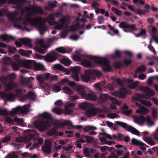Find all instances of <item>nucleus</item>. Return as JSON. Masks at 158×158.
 I'll use <instances>...</instances> for the list:
<instances>
[{
  "label": "nucleus",
  "instance_id": "1",
  "mask_svg": "<svg viewBox=\"0 0 158 158\" xmlns=\"http://www.w3.org/2000/svg\"><path fill=\"white\" fill-rule=\"evenodd\" d=\"M25 21L31 25L37 27L41 35H43L47 30V25L42 23L43 20L40 17L32 19H26Z\"/></svg>",
  "mask_w": 158,
  "mask_h": 158
},
{
  "label": "nucleus",
  "instance_id": "2",
  "mask_svg": "<svg viewBox=\"0 0 158 158\" xmlns=\"http://www.w3.org/2000/svg\"><path fill=\"white\" fill-rule=\"evenodd\" d=\"M86 57L93 60L95 63L101 66L104 72H106L110 71L111 68L109 62L106 58L91 55H87Z\"/></svg>",
  "mask_w": 158,
  "mask_h": 158
},
{
  "label": "nucleus",
  "instance_id": "3",
  "mask_svg": "<svg viewBox=\"0 0 158 158\" xmlns=\"http://www.w3.org/2000/svg\"><path fill=\"white\" fill-rule=\"evenodd\" d=\"M119 27L126 32L132 33L137 30L135 24H130L126 22H121L119 25Z\"/></svg>",
  "mask_w": 158,
  "mask_h": 158
},
{
  "label": "nucleus",
  "instance_id": "4",
  "mask_svg": "<svg viewBox=\"0 0 158 158\" xmlns=\"http://www.w3.org/2000/svg\"><path fill=\"white\" fill-rule=\"evenodd\" d=\"M93 73H96L99 76H101L102 75L101 73L99 72H98V73H97L95 70H86L85 71V74L81 77V80L85 82H88L90 80L93 75Z\"/></svg>",
  "mask_w": 158,
  "mask_h": 158
},
{
  "label": "nucleus",
  "instance_id": "5",
  "mask_svg": "<svg viewBox=\"0 0 158 158\" xmlns=\"http://www.w3.org/2000/svg\"><path fill=\"white\" fill-rule=\"evenodd\" d=\"M34 125L40 131H45L51 126V123L49 122L43 121L35 122Z\"/></svg>",
  "mask_w": 158,
  "mask_h": 158
},
{
  "label": "nucleus",
  "instance_id": "6",
  "mask_svg": "<svg viewBox=\"0 0 158 158\" xmlns=\"http://www.w3.org/2000/svg\"><path fill=\"white\" fill-rule=\"evenodd\" d=\"M25 133H27V135L25 136V139L27 140V142L31 141V139H34L35 136L34 131L32 130L27 129L25 130L24 131ZM16 141L19 142H21L24 141V138H16Z\"/></svg>",
  "mask_w": 158,
  "mask_h": 158
},
{
  "label": "nucleus",
  "instance_id": "7",
  "mask_svg": "<svg viewBox=\"0 0 158 158\" xmlns=\"http://www.w3.org/2000/svg\"><path fill=\"white\" fill-rule=\"evenodd\" d=\"M146 95L142 94L136 93L135 94V97H133V99L135 101H139L143 105L147 106H150L152 105L151 102L148 100L144 99H141V98H145Z\"/></svg>",
  "mask_w": 158,
  "mask_h": 158
},
{
  "label": "nucleus",
  "instance_id": "8",
  "mask_svg": "<svg viewBox=\"0 0 158 158\" xmlns=\"http://www.w3.org/2000/svg\"><path fill=\"white\" fill-rule=\"evenodd\" d=\"M30 105L27 104L24 105L23 107L18 106L15 108L13 109L10 112V114L12 115L16 114L19 112L24 114L29 111L28 109L29 108Z\"/></svg>",
  "mask_w": 158,
  "mask_h": 158
},
{
  "label": "nucleus",
  "instance_id": "9",
  "mask_svg": "<svg viewBox=\"0 0 158 158\" xmlns=\"http://www.w3.org/2000/svg\"><path fill=\"white\" fill-rule=\"evenodd\" d=\"M108 99L111 100L113 103L117 104L118 103V102L114 98L109 96L107 94H101L98 99V101L100 103H102L107 101Z\"/></svg>",
  "mask_w": 158,
  "mask_h": 158
},
{
  "label": "nucleus",
  "instance_id": "10",
  "mask_svg": "<svg viewBox=\"0 0 158 158\" xmlns=\"http://www.w3.org/2000/svg\"><path fill=\"white\" fill-rule=\"evenodd\" d=\"M79 95L83 98L88 100L94 101L96 100L97 97L95 94L93 93H85L84 88L83 89Z\"/></svg>",
  "mask_w": 158,
  "mask_h": 158
},
{
  "label": "nucleus",
  "instance_id": "11",
  "mask_svg": "<svg viewBox=\"0 0 158 158\" xmlns=\"http://www.w3.org/2000/svg\"><path fill=\"white\" fill-rule=\"evenodd\" d=\"M103 111L102 109H97L95 108L87 110L85 113L86 115L89 117H92L98 113H101Z\"/></svg>",
  "mask_w": 158,
  "mask_h": 158
},
{
  "label": "nucleus",
  "instance_id": "12",
  "mask_svg": "<svg viewBox=\"0 0 158 158\" xmlns=\"http://www.w3.org/2000/svg\"><path fill=\"white\" fill-rule=\"evenodd\" d=\"M34 80V78L32 77L29 78L22 77L21 78V81L22 84L24 85H27L29 88L32 87L31 83Z\"/></svg>",
  "mask_w": 158,
  "mask_h": 158
},
{
  "label": "nucleus",
  "instance_id": "13",
  "mask_svg": "<svg viewBox=\"0 0 158 158\" xmlns=\"http://www.w3.org/2000/svg\"><path fill=\"white\" fill-rule=\"evenodd\" d=\"M51 150V143L49 141H46L45 145L42 147V151L46 154H50Z\"/></svg>",
  "mask_w": 158,
  "mask_h": 158
},
{
  "label": "nucleus",
  "instance_id": "14",
  "mask_svg": "<svg viewBox=\"0 0 158 158\" xmlns=\"http://www.w3.org/2000/svg\"><path fill=\"white\" fill-rule=\"evenodd\" d=\"M139 89L143 92H145L146 95L148 96H153L154 95V93L152 91L150 88L147 87H144L142 86H140Z\"/></svg>",
  "mask_w": 158,
  "mask_h": 158
},
{
  "label": "nucleus",
  "instance_id": "15",
  "mask_svg": "<svg viewBox=\"0 0 158 158\" xmlns=\"http://www.w3.org/2000/svg\"><path fill=\"white\" fill-rule=\"evenodd\" d=\"M45 60L48 62H52L57 59L55 52H53L52 53H48L44 57Z\"/></svg>",
  "mask_w": 158,
  "mask_h": 158
},
{
  "label": "nucleus",
  "instance_id": "16",
  "mask_svg": "<svg viewBox=\"0 0 158 158\" xmlns=\"http://www.w3.org/2000/svg\"><path fill=\"white\" fill-rule=\"evenodd\" d=\"M0 94L2 97L5 99L6 101H13L14 100L15 96L12 93L8 94L5 93H1Z\"/></svg>",
  "mask_w": 158,
  "mask_h": 158
},
{
  "label": "nucleus",
  "instance_id": "17",
  "mask_svg": "<svg viewBox=\"0 0 158 158\" xmlns=\"http://www.w3.org/2000/svg\"><path fill=\"white\" fill-rule=\"evenodd\" d=\"M69 85L71 87H73L74 89L76 90L79 94L84 88L83 86L78 85L76 84L74 81L70 82Z\"/></svg>",
  "mask_w": 158,
  "mask_h": 158
},
{
  "label": "nucleus",
  "instance_id": "18",
  "mask_svg": "<svg viewBox=\"0 0 158 158\" xmlns=\"http://www.w3.org/2000/svg\"><path fill=\"white\" fill-rule=\"evenodd\" d=\"M35 63V60H26L23 61V64L25 67L30 69L34 66Z\"/></svg>",
  "mask_w": 158,
  "mask_h": 158
},
{
  "label": "nucleus",
  "instance_id": "19",
  "mask_svg": "<svg viewBox=\"0 0 158 158\" xmlns=\"http://www.w3.org/2000/svg\"><path fill=\"white\" fill-rule=\"evenodd\" d=\"M71 122L69 120H64L60 122H56L55 126L57 127H64L65 126H71L72 125Z\"/></svg>",
  "mask_w": 158,
  "mask_h": 158
},
{
  "label": "nucleus",
  "instance_id": "20",
  "mask_svg": "<svg viewBox=\"0 0 158 158\" xmlns=\"http://www.w3.org/2000/svg\"><path fill=\"white\" fill-rule=\"evenodd\" d=\"M72 49L65 48L63 47L57 48L55 49V51L61 53H70L72 52Z\"/></svg>",
  "mask_w": 158,
  "mask_h": 158
},
{
  "label": "nucleus",
  "instance_id": "21",
  "mask_svg": "<svg viewBox=\"0 0 158 158\" xmlns=\"http://www.w3.org/2000/svg\"><path fill=\"white\" fill-rule=\"evenodd\" d=\"M21 42L23 44V45L27 46L29 48H32V45L31 44V41L28 39H23V38L20 39Z\"/></svg>",
  "mask_w": 158,
  "mask_h": 158
},
{
  "label": "nucleus",
  "instance_id": "22",
  "mask_svg": "<svg viewBox=\"0 0 158 158\" xmlns=\"http://www.w3.org/2000/svg\"><path fill=\"white\" fill-rule=\"evenodd\" d=\"M149 112V110L147 108L141 106L136 110V113L141 114H146Z\"/></svg>",
  "mask_w": 158,
  "mask_h": 158
},
{
  "label": "nucleus",
  "instance_id": "23",
  "mask_svg": "<svg viewBox=\"0 0 158 158\" xmlns=\"http://www.w3.org/2000/svg\"><path fill=\"white\" fill-rule=\"evenodd\" d=\"M0 38L2 39L3 41H8L9 40H14L15 39L14 37L11 35H8L6 34L2 35H1Z\"/></svg>",
  "mask_w": 158,
  "mask_h": 158
},
{
  "label": "nucleus",
  "instance_id": "24",
  "mask_svg": "<svg viewBox=\"0 0 158 158\" xmlns=\"http://www.w3.org/2000/svg\"><path fill=\"white\" fill-rule=\"evenodd\" d=\"M7 16L10 20L14 22H16L18 21L21 20L23 19V17H21V16L19 18H18L14 15L12 14H9Z\"/></svg>",
  "mask_w": 158,
  "mask_h": 158
},
{
  "label": "nucleus",
  "instance_id": "25",
  "mask_svg": "<svg viewBox=\"0 0 158 158\" xmlns=\"http://www.w3.org/2000/svg\"><path fill=\"white\" fill-rule=\"evenodd\" d=\"M131 143L132 145H137L139 146H146V144L145 143L135 138L132 139L131 140Z\"/></svg>",
  "mask_w": 158,
  "mask_h": 158
},
{
  "label": "nucleus",
  "instance_id": "26",
  "mask_svg": "<svg viewBox=\"0 0 158 158\" xmlns=\"http://www.w3.org/2000/svg\"><path fill=\"white\" fill-rule=\"evenodd\" d=\"M127 93V89L125 88H122L120 89V92L118 94V97L120 98H123Z\"/></svg>",
  "mask_w": 158,
  "mask_h": 158
},
{
  "label": "nucleus",
  "instance_id": "27",
  "mask_svg": "<svg viewBox=\"0 0 158 158\" xmlns=\"http://www.w3.org/2000/svg\"><path fill=\"white\" fill-rule=\"evenodd\" d=\"M6 86L7 90L9 91L13 90L16 87L17 85L12 81H10L9 83H7Z\"/></svg>",
  "mask_w": 158,
  "mask_h": 158
},
{
  "label": "nucleus",
  "instance_id": "28",
  "mask_svg": "<svg viewBox=\"0 0 158 158\" xmlns=\"http://www.w3.org/2000/svg\"><path fill=\"white\" fill-rule=\"evenodd\" d=\"M142 138L143 139L150 145L152 146L155 145V141L150 138L144 136H143Z\"/></svg>",
  "mask_w": 158,
  "mask_h": 158
},
{
  "label": "nucleus",
  "instance_id": "29",
  "mask_svg": "<svg viewBox=\"0 0 158 158\" xmlns=\"http://www.w3.org/2000/svg\"><path fill=\"white\" fill-rule=\"evenodd\" d=\"M81 63L84 66L86 67L92 68L94 67L91 61L86 59H84L82 61Z\"/></svg>",
  "mask_w": 158,
  "mask_h": 158
},
{
  "label": "nucleus",
  "instance_id": "30",
  "mask_svg": "<svg viewBox=\"0 0 158 158\" xmlns=\"http://www.w3.org/2000/svg\"><path fill=\"white\" fill-rule=\"evenodd\" d=\"M55 19L53 14H51L45 19V20L49 24L51 23H55L56 22L54 21Z\"/></svg>",
  "mask_w": 158,
  "mask_h": 158
},
{
  "label": "nucleus",
  "instance_id": "31",
  "mask_svg": "<svg viewBox=\"0 0 158 158\" xmlns=\"http://www.w3.org/2000/svg\"><path fill=\"white\" fill-rule=\"evenodd\" d=\"M127 131H129L133 134L137 135H139V131H138L134 127L129 125L128 127Z\"/></svg>",
  "mask_w": 158,
  "mask_h": 158
},
{
  "label": "nucleus",
  "instance_id": "32",
  "mask_svg": "<svg viewBox=\"0 0 158 158\" xmlns=\"http://www.w3.org/2000/svg\"><path fill=\"white\" fill-rule=\"evenodd\" d=\"M19 53L22 56L29 57V55L32 54V51L31 50L25 51L21 49L19 50Z\"/></svg>",
  "mask_w": 158,
  "mask_h": 158
},
{
  "label": "nucleus",
  "instance_id": "33",
  "mask_svg": "<svg viewBox=\"0 0 158 158\" xmlns=\"http://www.w3.org/2000/svg\"><path fill=\"white\" fill-rule=\"evenodd\" d=\"M115 123L116 125L123 127L126 130H127L128 127L129 126L127 123L121 121H116L115 122Z\"/></svg>",
  "mask_w": 158,
  "mask_h": 158
},
{
  "label": "nucleus",
  "instance_id": "34",
  "mask_svg": "<svg viewBox=\"0 0 158 158\" xmlns=\"http://www.w3.org/2000/svg\"><path fill=\"white\" fill-rule=\"evenodd\" d=\"M146 70V66L144 65H141L138 68L135 70V72L136 73H142L145 72Z\"/></svg>",
  "mask_w": 158,
  "mask_h": 158
},
{
  "label": "nucleus",
  "instance_id": "35",
  "mask_svg": "<svg viewBox=\"0 0 158 158\" xmlns=\"http://www.w3.org/2000/svg\"><path fill=\"white\" fill-rule=\"evenodd\" d=\"M44 67L40 63H37L35 62L34 64V69L36 71H40L44 70Z\"/></svg>",
  "mask_w": 158,
  "mask_h": 158
},
{
  "label": "nucleus",
  "instance_id": "36",
  "mask_svg": "<svg viewBox=\"0 0 158 158\" xmlns=\"http://www.w3.org/2000/svg\"><path fill=\"white\" fill-rule=\"evenodd\" d=\"M150 6L148 4H146L144 6V8L146 9L145 10H142L140 9V11L142 13L140 15V16L145 15L146 12L149 13L150 12L149 8Z\"/></svg>",
  "mask_w": 158,
  "mask_h": 158
},
{
  "label": "nucleus",
  "instance_id": "37",
  "mask_svg": "<svg viewBox=\"0 0 158 158\" xmlns=\"http://www.w3.org/2000/svg\"><path fill=\"white\" fill-rule=\"evenodd\" d=\"M69 19L67 16L64 15L63 18L60 19V21L63 24H67L69 23Z\"/></svg>",
  "mask_w": 158,
  "mask_h": 158
},
{
  "label": "nucleus",
  "instance_id": "38",
  "mask_svg": "<svg viewBox=\"0 0 158 158\" xmlns=\"http://www.w3.org/2000/svg\"><path fill=\"white\" fill-rule=\"evenodd\" d=\"M39 116L43 118H45L47 119H50L51 118V115L47 112H44L42 114H40Z\"/></svg>",
  "mask_w": 158,
  "mask_h": 158
},
{
  "label": "nucleus",
  "instance_id": "39",
  "mask_svg": "<svg viewBox=\"0 0 158 158\" xmlns=\"http://www.w3.org/2000/svg\"><path fill=\"white\" fill-rule=\"evenodd\" d=\"M62 90L63 91L64 93L68 95H71L73 93V92L72 90L66 86L62 88Z\"/></svg>",
  "mask_w": 158,
  "mask_h": 158
},
{
  "label": "nucleus",
  "instance_id": "40",
  "mask_svg": "<svg viewBox=\"0 0 158 158\" xmlns=\"http://www.w3.org/2000/svg\"><path fill=\"white\" fill-rule=\"evenodd\" d=\"M33 12L35 13L40 15H43L44 14V10L40 7H35L33 10Z\"/></svg>",
  "mask_w": 158,
  "mask_h": 158
},
{
  "label": "nucleus",
  "instance_id": "41",
  "mask_svg": "<svg viewBox=\"0 0 158 158\" xmlns=\"http://www.w3.org/2000/svg\"><path fill=\"white\" fill-rule=\"evenodd\" d=\"M54 68L60 70H61L64 72H66L67 69L64 67L62 66L59 64H56L54 65Z\"/></svg>",
  "mask_w": 158,
  "mask_h": 158
},
{
  "label": "nucleus",
  "instance_id": "42",
  "mask_svg": "<svg viewBox=\"0 0 158 158\" xmlns=\"http://www.w3.org/2000/svg\"><path fill=\"white\" fill-rule=\"evenodd\" d=\"M11 66L12 69L15 70H18L19 69V63L15 61H12L11 63Z\"/></svg>",
  "mask_w": 158,
  "mask_h": 158
},
{
  "label": "nucleus",
  "instance_id": "43",
  "mask_svg": "<svg viewBox=\"0 0 158 158\" xmlns=\"http://www.w3.org/2000/svg\"><path fill=\"white\" fill-rule=\"evenodd\" d=\"M52 111L56 114L59 115L60 114L63 113V110L62 109L58 107H56L54 108Z\"/></svg>",
  "mask_w": 158,
  "mask_h": 158
},
{
  "label": "nucleus",
  "instance_id": "44",
  "mask_svg": "<svg viewBox=\"0 0 158 158\" xmlns=\"http://www.w3.org/2000/svg\"><path fill=\"white\" fill-rule=\"evenodd\" d=\"M36 78L37 81L39 82L40 85L43 88V87L42 86V85L44 83V79L43 77L41 75H37L36 76Z\"/></svg>",
  "mask_w": 158,
  "mask_h": 158
},
{
  "label": "nucleus",
  "instance_id": "45",
  "mask_svg": "<svg viewBox=\"0 0 158 158\" xmlns=\"http://www.w3.org/2000/svg\"><path fill=\"white\" fill-rule=\"evenodd\" d=\"M28 98L32 100H34L36 97L35 93L32 92L30 91L27 94Z\"/></svg>",
  "mask_w": 158,
  "mask_h": 158
},
{
  "label": "nucleus",
  "instance_id": "46",
  "mask_svg": "<svg viewBox=\"0 0 158 158\" xmlns=\"http://www.w3.org/2000/svg\"><path fill=\"white\" fill-rule=\"evenodd\" d=\"M11 59L8 57H5L3 60V63L5 65H8L12 62Z\"/></svg>",
  "mask_w": 158,
  "mask_h": 158
},
{
  "label": "nucleus",
  "instance_id": "47",
  "mask_svg": "<svg viewBox=\"0 0 158 158\" xmlns=\"http://www.w3.org/2000/svg\"><path fill=\"white\" fill-rule=\"evenodd\" d=\"M8 79L7 77L2 76L0 77V81L2 84L6 86L7 83Z\"/></svg>",
  "mask_w": 158,
  "mask_h": 158
},
{
  "label": "nucleus",
  "instance_id": "48",
  "mask_svg": "<svg viewBox=\"0 0 158 158\" xmlns=\"http://www.w3.org/2000/svg\"><path fill=\"white\" fill-rule=\"evenodd\" d=\"M113 65L117 68H119L123 66V62L120 61L116 62L113 63Z\"/></svg>",
  "mask_w": 158,
  "mask_h": 158
},
{
  "label": "nucleus",
  "instance_id": "49",
  "mask_svg": "<svg viewBox=\"0 0 158 158\" xmlns=\"http://www.w3.org/2000/svg\"><path fill=\"white\" fill-rule=\"evenodd\" d=\"M62 64L65 65L69 66L71 63V61L68 59H64L61 60Z\"/></svg>",
  "mask_w": 158,
  "mask_h": 158
},
{
  "label": "nucleus",
  "instance_id": "50",
  "mask_svg": "<svg viewBox=\"0 0 158 158\" xmlns=\"http://www.w3.org/2000/svg\"><path fill=\"white\" fill-rule=\"evenodd\" d=\"M111 10L115 14L118 16H120L122 14V12L121 11L118 10L117 9L115 8L114 7H112L111 8Z\"/></svg>",
  "mask_w": 158,
  "mask_h": 158
},
{
  "label": "nucleus",
  "instance_id": "51",
  "mask_svg": "<svg viewBox=\"0 0 158 158\" xmlns=\"http://www.w3.org/2000/svg\"><path fill=\"white\" fill-rule=\"evenodd\" d=\"M128 8L130 9L131 10L135 12L136 14L137 15H140V14H142V13L140 11V9H139L137 10H135L131 5H130L128 6Z\"/></svg>",
  "mask_w": 158,
  "mask_h": 158
},
{
  "label": "nucleus",
  "instance_id": "52",
  "mask_svg": "<svg viewBox=\"0 0 158 158\" xmlns=\"http://www.w3.org/2000/svg\"><path fill=\"white\" fill-rule=\"evenodd\" d=\"M80 70V68L77 66L71 68V71L73 73L78 74Z\"/></svg>",
  "mask_w": 158,
  "mask_h": 158
},
{
  "label": "nucleus",
  "instance_id": "53",
  "mask_svg": "<svg viewBox=\"0 0 158 158\" xmlns=\"http://www.w3.org/2000/svg\"><path fill=\"white\" fill-rule=\"evenodd\" d=\"M146 31L145 29H143L141 30L140 32L138 34H135V36L137 37H139L140 36L144 35L146 34Z\"/></svg>",
  "mask_w": 158,
  "mask_h": 158
},
{
  "label": "nucleus",
  "instance_id": "54",
  "mask_svg": "<svg viewBox=\"0 0 158 158\" xmlns=\"http://www.w3.org/2000/svg\"><path fill=\"white\" fill-rule=\"evenodd\" d=\"M146 121L147 124L150 126L154 125V123L151 120V119L149 116H147L146 117Z\"/></svg>",
  "mask_w": 158,
  "mask_h": 158
},
{
  "label": "nucleus",
  "instance_id": "55",
  "mask_svg": "<svg viewBox=\"0 0 158 158\" xmlns=\"http://www.w3.org/2000/svg\"><path fill=\"white\" fill-rule=\"evenodd\" d=\"M121 53L118 50H116L115 52L114 55L113 56L112 58H120L121 57Z\"/></svg>",
  "mask_w": 158,
  "mask_h": 158
},
{
  "label": "nucleus",
  "instance_id": "56",
  "mask_svg": "<svg viewBox=\"0 0 158 158\" xmlns=\"http://www.w3.org/2000/svg\"><path fill=\"white\" fill-rule=\"evenodd\" d=\"M52 89L55 92H58L60 91V87L56 85H55L53 86Z\"/></svg>",
  "mask_w": 158,
  "mask_h": 158
},
{
  "label": "nucleus",
  "instance_id": "57",
  "mask_svg": "<svg viewBox=\"0 0 158 158\" xmlns=\"http://www.w3.org/2000/svg\"><path fill=\"white\" fill-rule=\"evenodd\" d=\"M83 153L85 157H88L90 156V153L89 149L87 147L84 148L83 151Z\"/></svg>",
  "mask_w": 158,
  "mask_h": 158
},
{
  "label": "nucleus",
  "instance_id": "58",
  "mask_svg": "<svg viewBox=\"0 0 158 158\" xmlns=\"http://www.w3.org/2000/svg\"><path fill=\"white\" fill-rule=\"evenodd\" d=\"M11 140V137L9 135H8L3 138L2 140V143H4L8 142Z\"/></svg>",
  "mask_w": 158,
  "mask_h": 158
},
{
  "label": "nucleus",
  "instance_id": "59",
  "mask_svg": "<svg viewBox=\"0 0 158 158\" xmlns=\"http://www.w3.org/2000/svg\"><path fill=\"white\" fill-rule=\"evenodd\" d=\"M97 19L98 23L99 24L103 23L105 20L104 18L102 16H98L97 18Z\"/></svg>",
  "mask_w": 158,
  "mask_h": 158
},
{
  "label": "nucleus",
  "instance_id": "60",
  "mask_svg": "<svg viewBox=\"0 0 158 158\" xmlns=\"http://www.w3.org/2000/svg\"><path fill=\"white\" fill-rule=\"evenodd\" d=\"M35 50L39 53L42 54H44V53H45V52H46V50H45V49H44L39 47H37L36 48Z\"/></svg>",
  "mask_w": 158,
  "mask_h": 158
},
{
  "label": "nucleus",
  "instance_id": "61",
  "mask_svg": "<svg viewBox=\"0 0 158 158\" xmlns=\"http://www.w3.org/2000/svg\"><path fill=\"white\" fill-rule=\"evenodd\" d=\"M107 116L109 118H118V115L115 113H111L108 114Z\"/></svg>",
  "mask_w": 158,
  "mask_h": 158
},
{
  "label": "nucleus",
  "instance_id": "62",
  "mask_svg": "<svg viewBox=\"0 0 158 158\" xmlns=\"http://www.w3.org/2000/svg\"><path fill=\"white\" fill-rule=\"evenodd\" d=\"M137 86L138 84L136 82H133L132 83L129 84L128 87L132 89H135Z\"/></svg>",
  "mask_w": 158,
  "mask_h": 158
},
{
  "label": "nucleus",
  "instance_id": "63",
  "mask_svg": "<svg viewBox=\"0 0 158 158\" xmlns=\"http://www.w3.org/2000/svg\"><path fill=\"white\" fill-rule=\"evenodd\" d=\"M5 121L9 124H12L13 123V119L9 117H6Z\"/></svg>",
  "mask_w": 158,
  "mask_h": 158
},
{
  "label": "nucleus",
  "instance_id": "64",
  "mask_svg": "<svg viewBox=\"0 0 158 158\" xmlns=\"http://www.w3.org/2000/svg\"><path fill=\"white\" fill-rule=\"evenodd\" d=\"M8 48L10 53H15L16 51V49L15 47L9 46Z\"/></svg>",
  "mask_w": 158,
  "mask_h": 158
}]
</instances>
